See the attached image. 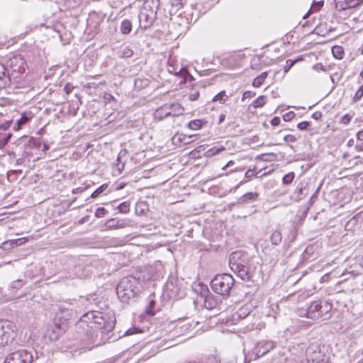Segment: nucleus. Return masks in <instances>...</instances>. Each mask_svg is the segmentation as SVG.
Returning a JSON list of instances; mask_svg holds the SVG:
<instances>
[{"mask_svg":"<svg viewBox=\"0 0 363 363\" xmlns=\"http://www.w3.org/2000/svg\"><path fill=\"white\" fill-rule=\"evenodd\" d=\"M225 118V116L224 114H220L219 116V123H221L223 121H224Z\"/></svg>","mask_w":363,"mask_h":363,"instance_id":"59","label":"nucleus"},{"mask_svg":"<svg viewBox=\"0 0 363 363\" xmlns=\"http://www.w3.org/2000/svg\"><path fill=\"white\" fill-rule=\"evenodd\" d=\"M88 220H89V216H86L82 218L79 222V223L83 224L85 222H87Z\"/></svg>","mask_w":363,"mask_h":363,"instance_id":"58","label":"nucleus"},{"mask_svg":"<svg viewBox=\"0 0 363 363\" xmlns=\"http://www.w3.org/2000/svg\"><path fill=\"white\" fill-rule=\"evenodd\" d=\"M11 122L12 121H7V122L3 123L1 125V129L6 130L10 126V124H11Z\"/></svg>","mask_w":363,"mask_h":363,"instance_id":"55","label":"nucleus"},{"mask_svg":"<svg viewBox=\"0 0 363 363\" xmlns=\"http://www.w3.org/2000/svg\"><path fill=\"white\" fill-rule=\"evenodd\" d=\"M306 360L307 363H328L320 352L314 350L312 352L311 349L308 348L306 350Z\"/></svg>","mask_w":363,"mask_h":363,"instance_id":"15","label":"nucleus"},{"mask_svg":"<svg viewBox=\"0 0 363 363\" xmlns=\"http://www.w3.org/2000/svg\"><path fill=\"white\" fill-rule=\"evenodd\" d=\"M83 190H84V189H83L82 188H77V189H74V190L73 191V193H79V192H82V191H83Z\"/></svg>","mask_w":363,"mask_h":363,"instance_id":"63","label":"nucleus"},{"mask_svg":"<svg viewBox=\"0 0 363 363\" xmlns=\"http://www.w3.org/2000/svg\"><path fill=\"white\" fill-rule=\"evenodd\" d=\"M323 116L322 112L315 111L313 113L312 118L316 121H320Z\"/></svg>","mask_w":363,"mask_h":363,"instance_id":"52","label":"nucleus"},{"mask_svg":"<svg viewBox=\"0 0 363 363\" xmlns=\"http://www.w3.org/2000/svg\"><path fill=\"white\" fill-rule=\"evenodd\" d=\"M133 55V51L128 46L123 48L118 52V56L122 58L130 57Z\"/></svg>","mask_w":363,"mask_h":363,"instance_id":"29","label":"nucleus"},{"mask_svg":"<svg viewBox=\"0 0 363 363\" xmlns=\"http://www.w3.org/2000/svg\"><path fill=\"white\" fill-rule=\"evenodd\" d=\"M234 284L235 280L230 274H221L211 280L210 286L213 292L225 298L229 297Z\"/></svg>","mask_w":363,"mask_h":363,"instance_id":"4","label":"nucleus"},{"mask_svg":"<svg viewBox=\"0 0 363 363\" xmlns=\"http://www.w3.org/2000/svg\"><path fill=\"white\" fill-rule=\"evenodd\" d=\"M357 138L358 140H362L363 139V130L359 131L357 133Z\"/></svg>","mask_w":363,"mask_h":363,"instance_id":"57","label":"nucleus"},{"mask_svg":"<svg viewBox=\"0 0 363 363\" xmlns=\"http://www.w3.org/2000/svg\"><path fill=\"white\" fill-rule=\"evenodd\" d=\"M352 119V116L349 114H345L340 119V122L343 124H348Z\"/></svg>","mask_w":363,"mask_h":363,"instance_id":"48","label":"nucleus"},{"mask_svg":"<svg viewBox=\"0 0 363 363\" xmlns=\"http://www.w3.org/2000/svg\"><path fill=\"white\" fill-rule=\"evenodd\" d=\"M225 148L224 147H213L211 149H209L206 154H207V156L208 157H211V156H213V155H216L218 153H220V152L225 150Z\"/></svg>","mask_w":363,"mask_h":363,"instance_id":"34","label":"nucleus"},{"mask_svg":"<svg viewBox=\"0 0 363 363\" xmlns=\"http://www.w3.org/2000/svg\"><path fill=\"white\" fill-rule=\"evenodd\" d=\"M362 96H363V84L361 85V86L359 88V89L356 91V93L353 97V101L357 102V101H359Z\"/></svg>","mask_w":363,"mask_h":363,"instance_id":"37","label":"nucleus"},{"mask_svg":"<svg viewBox=\"0 0 363 363\" xmlns=\"http://www.w3.org/2000/svg\"><path fill=\"white\" fill-rule=\"evenodd\" d=\"M167 108V104L157 108L154 113V118L157 121H162L164 118L169 116Z\"/></svg>","mask_w":363,"mask_h":363,"instance_id":"22","label":"nucleus"},{"mask_svg":"<svg viewBox=\"0 0 363 363\" xmlns=\"http://www.w3.org/2000/svg\"><path fill=\"white\" fill-rule=\"evenodd\" d=\"M6 77V69L3 64H0V80H4Z\"/></svg>","mask_w":363,"mask_h":363,"instance_id":"46","label":"nucleus"},{"mask_svg":"<svg viewBox=\"0 0 363 363\" xmlns=\"http://www.w3.org/2000/svg\"><path fill=\"white\" fill-rule=\"evenodd\" d=\"M310 125V123L308 121H302L298 123L297 128L301 130H307L308 126Z\"/></svg>","mask_w":363,"mask_h":363,"instance_id":"45","label":"nucleus"},{"mask_svg":"<svg viewBox=\"0 0 363 363\" xmlns=\"http://www.w3.org/2000/svg\"><path fill=\"white\" fill-rule=\"evenodd\" d=\"M353 143H354V140H353V139H350V140L348 141L347 145H348L349 146H352V145H353Z\"/></svg>","mask_w":363,"mask_h":363,"instance_id":"64","label":"nucleus"},{"mask_svg":"<svg viewBox=\"0 0 363 363\" xmlns=\"http://www.w3.org/2000/svg\"><path fill=\"white\" fill-rule=\"evenodd\" d=\"M295 116L296 114L294 111H289L283 115V119L285 121H290L295 117Z\"/></svg>","mask_w":363,"mask_h":363,"instance_id":"43","label":"nucleus"},{"mask_svg":"<svg viewBox=\"0 0 363 363\" xmlns=\"http://www.w3.org/2000/svg\"><path fill=\"white\" fill-rule=\"evenodd\" d=\"M202 125H203L202 121L199 120V119L191 121L188 123V127L190 129L194 130H197L200 129L202 127Z\"/></svg>","mask_w":363,"mask_h":363,"instance_id":"32","label":"nucleus"},{"mask_svg":"<svg viewBox=\"0 0 363 363\" xmlns=\"http://www.w3.org/2000/svg\"><path fill=\"white\" fill-rule=\"evenodd\" d=\"M117 208L118 209L120 213H127L130 211V204L129 203L125 201L118 205Z\"/></svg>","mask_w":363,"mask_h":363,"instance_id":"36","label":"nucleus"},{"mask_svg":"<svg viewBox=\"0 0 363 363\" xmlns=\"http://www.w3.org/2000/svg\"><path fill=\"white\" fill-rule=\"evenodd\" d=\"M155 305V301L154 300H150L149 303V307L152 308Z\"/></svg>","mask_w":363,"mask_h":363,"instance_id":"62","label":"nucleus"},{"mask_svg":"<svg viewBox=\"0 0 363 363\" xmlns=\"http://www.w3.org/2000/svg\"><path fill=\"white\" fill-rule=\"evenodd\" d=\"M13 323L7 320H0V346H5L14 339Z\"/></svg>","mask_w":363,"mask_h":363,"instance_id":"6","label":"nucleus"},{"mask_svg":"<svg viewBox=\"0 0 363 363\" xmlns=\"http://www.w3.org/2000/svg\"><path fill=\"white\" fill-rule=\"evenodd\" d=\"M116 324V318L111 314H106L99 311L94 323V328L97 330V334H108L113 330Z\"/></svg>","mask_w":363,"mask_h":363,"instance_id":"5","label":"nucleus"},{"mask_svg":"<svg viewBox=\"0 0 363 363\" xmlns=\"http://www.w3.org/2000/svg\"><path fill=\"white\" fill-rule=\"evenodd\" d=\"M96 314L99 315V311H90L87 312L80 318L76 326L77 328H83L84 325L86 324L88 327L93 328Z\"/></svg>","mask_w":363,"mask_h":363,"instance_id":"13","label":"nucleus"},{"mask_svg":"<svg viewBox=\"0 0 363 363\" xmlns=\"http://www.w3.org/2000/svg\"><path fill=\"white\" fill-rule=\"evenodd\" d=\"M296 62V60H286V65L284 67V74L287 73L291 69V67L294 65Z\"/></svg>","mask_w":363,"mask_h":363,"instance_id":"40","label":"nucleus"},{"mask_svg":"<svg viewBox=\"0 0 363 363\" xmlns=\"http://www.w3.org/2000/svg\"><path fill=\"white\" fill-rule=\"evenodd\" d=\"M332 53L333 56L339 60L343 58L344 51L343 48L341 46L335 45L332 48Z\"/></svg>","mask_w":363,"mask_h":363,"instance_id":"27","label":"nucleus"},{"mask_svg":"<svg viewBox=\"0 0 363 363\" xmlns=\"http://www.w3.org/2000/svg\"><path fill=\"white\" fill-rule=\"evenodd\" d=\"M107 187H108L107 184H102L91 194V198L98 197L101 194H102L107 189Z\"/></svg>","mask_w":363,"mask_h":363,"instance_id":"33","label":"nucleus"},{"mask_svg":"<svg viewBox=\"0 0 363 363\" xmlns=\"http://www.w3.org/2000/svg\"><path fill=\"white\" fill-rule=\"evenodd\" d=\"M229 266L230 269L242 280L245 281L251 280L252 273L248 266L246 256L241 252H233L230 254Z\"/></svg>","mask_w":363,"mask_h":363,"instance_id":"2","label":"nucleus"},{"mask_svg":"<svg viewBox=\"0 0 363 363\" xmlns=\"http://www.w3.org/2000/svg\"><path fill=\"white\" fill-rule=\"evenodd\" d=\"M332 304L326 301H314L306 308H299L300 316L316 320H328L331 317Z\"/></svg>","mask_w":363,"mask_h":363,"instance_id":"1","label":"nucleus"},{"mask_svg":"<svg viewBox=\"0 0 363 363\" xmlns=\"http://www.w3.org/2000/svg\"><path fill=\"white\" fill-rule=\"evenodd\" d=\"M74 89V86L72 84L67 83L64 86V91L67 94H69Z\"/></svg>","mask_w":363,"mask_h":363,"instance_id":"49","label":"nucleus"},{"mask_svg":"<svg viewBox=\"0 0 363 363\" xmlns=\"http://www.w3.org/2000/svg\"><path fill=\"white\" fill-rule=\"evenodd\" d=\"M228 99V96L226 94L225 91H221L217 94L213 99V101H219L223 104Z\"/></svg>","mask_w":363,"mask_h":363,"instance_id":"28","label":"nucleus"},{"mask_svg":"<svg viewBox=\"0 0 363 363\" xmlns=\"http://www.w3.org/2000/svg\"><path fill=\"white\" fill-rule=\"evenodd\" d=\"M323 1H320L313 4L310 11H312V12L318 11L323 7Z\"/></svg>","mask_w":363,"mask_h":363,"instance_id":"39","label":"nucleus"},{"mask_svg":"<svg viewBox=\"0 0 363 363\" xmlns=\"http://www.w3.org/2000/svg\"><path fill=\"white\" fill-rule=\"evenodd\" d=\"M159 6V0H145L140 10L147 13L152 12V13L157 14Z\"/></svg>","mask_w":363,"mask_h":363,"instance_id":"19","label":"nucleus"},{"mask_svg":"<svg viewBox=\"0 0 363 363\" xmlns=\"http://www.w3.org/2000/svg\"><path fill=\"white\" fill-rule=\"evenodd\" d=\"M363 0H335V8L338 11L352 9L362 4Z\"/></svg>","mask_w":363,"mask_h":363,"instance_id":"14","label":"nucleus"},{"mask_svg":"<svg viewBox=\"0 0 363 363\" xmlns=\"http://www.w3.org/2000/svg\"><path fill=\"white\" fill-rule=\"evenodd\" d=\"M282 240L281 233L279 231H274L271 237L270 240L273 245H278Z\"/></svg>","mask_w":363,"mask_h":363,"instance_id":"30","label":"nucleus"},{"mask_svg":"<svg viewBox=\"0 0 363 363\" xmlns=\"http://www.w3.org/2000/svg\"><path fill=\"white\" fill-rule=\"evenodd\" d=\"M259 76L262 77L263 79H265L268 76V72H264L261 74H259Z\"/></svg>","mask_w":363,"mask_h":363,"instance_id":"60","label":"nucleus"},{"mask_svg":"<svg viewBox=\"0 0 363 363\" xmlns=\"http://www.w3.org/2000/svg\"><path fill=\"white\" fill-rule=\"evenodd\" d=\"M255 174V171L253 169H248L246 172H245V177L247 178H251L254 176Z\"/></svg>","mask_w":363,"mask_h":363,"instance_id":"54","label":"nucleus"},{"mask_svg":"<svg viewBox=\"0 0 363 363\" xmlns=\"http://www.w3.org/2000/svg\"><path fill=\"white\" fill-rule=\"evenodd\" d=\"M70 318L71 317L69 316L57 314V317L54 320V326L52 329V333L50 335V338L57 339L65 333L69 329Z\"/></svg>","mask_w":363,"mask_h":363,"instance_id":"7","label":"nucleus"},{"mask_svg":"<svg viewBox=\"0 0 363 363\" xmlns=\"http://www.w3.org/2000/svg\"><path fill=\"white\" fill-rule=\"evenodd\" d=\"M33 354L26 350H18L7 355L4 363H31Z\"/></svg>","mask_w":363,"mask_h":363,"instance_id":"9","label":"nucleus"},{"mask_svg":"<svg viewBox=\"0 0 363 363\" xmlns=\"http://www.w3.org/2000/svg\"><path fill=\"white\" fill-rule=\"evenodd\" d=\"M26 61L23 57L21 55L14 56L9 60V65L12 67L13 71L21 72L22 69H24V65Z\"/></svg>","mask_w":363,"mask_h":363,"instance_id":"17","label":"nucleus"},{"mask_svg":"<svg viewBox=\"0 0 363 363\" xmlns=\"http://www.w3.org/2000/svg\"><path fill=\"white\" fill-rule=\"evenodd\" d=\"M199 96H200L199 91H195L189 94V99L191 101H196L199 98Z\"/></svg>","mask_w":363,"mask_h":363,"instance_id":"47","label":"nucleus"},{"mask_svg":"<svg viewBox=\"0 0 363 363\" xmlns=\"http://www.w3.org/2000/svg\"><path fill=\"white\" fill-rule=\"evenodd\" d=\"M267 103V96H259L256 100H255L252 103V105L255 108H261L265 105Z\"/></svg>","mask_w":363,"mask_h":363,"instance_id":"31","label":"nucleus"},{"mask_svg":"<svg viewBox=\"0 0 363 363\" xmlns=\"http://www.w3.org/2000/svg\"><path fill=\"white\" fill-rule=\"evenodd\" d=\"M89 264L92 263L89 262L88 259H86V261L79 262L78 264L75 265L71 269V272H69V278L72 279L75 278L83 279L91 275L94 271L92 267L88 265Z\"/></svg>","mask_w":363,"mask_h":363,"instance_id":"8","label":"nucleus"},{"mask_svg":"<svg viewBox=\"0 0 363 363\" xmlns=\"http://www.w3.org/2000/svg\"><path fill=\"white\" fill-rule=\"evenodd\" d=\"M303 184H299L297 187H296V193L298 194V200H301L303 199Z\"/></svg>","mask_w":363,"mask_h":363,"instance_id":"44","label":"nucleus"},{"mask_svg":"<svg viewBox=\"0 0 363 363\" xmlns=\"http://www.w3.org/2000/svg\"><path fill=\"white\" fill-rule=\"evenodd\" d=\"M277 345V342L270 340H262L258 341L252 349V353L256 358L263 357Z\"/></svg>","mask_w":363,"mask_h":363,"instance_id":"10","label":"nucleus"},{"mask_svg":"<svg viewBox=\"0 0 363 363\" xmlns=\"http://www.w3.org/2000/svg\"><path fill=\"white\" fill-rule=\"evenodd\" d=\"M107 213V210L105 209L104 207H99L96 210L95 216L96 218H103Z\"/></svg>","mask_w":363,"mask_h":363,"instance_id":"38","label":"nucleus"},{"mask_svg":"<svg viewBox=\"0 0 363 363\" xmlns=\"http://www.w3.org/2000/svg\"><path fill=\"white\" fill-rule=\"evenodd\" d=\"M32 118L31 113H23L21 114V118L17 121L16 125L14 126L15 130H19L21 126L26 124Z\"/></svg>","mask_w":363,"mask_h":363,"instance_id":"23","label":"nucleus"},{"mask_svg":"<svg viewBox=\"0 0 363 363\" xmlns=\"http://www.w3.org/2000/svg\"><path fill=\"white\" fill-rule=\"evenodd\" d=\"M218 300L216 296L211 294L207 295L204 300V306L208 310H213L218 306Z\"/></svg>","mask_w":363,"mask_h":363,"instance_id":"21","label":"nucleus"},{"mask_svg":"<svg viewBox=\"0 0 363 363\" xmlns=\"http://www.w3.org/2000/svg\"><path fill=\"white\" fill-rule=\"evenodd\" d=\"M106 226L108 229H117L120 228H123L124 222L121 220L111 218L106 221Z\"/></svg>","mask_w":363,"mask_h":363,"instance_id":"24","label":"nucleus"},{"mask_svg":"<svg viewBox=\"0 0 363 363\" xmlns=\"http://www.w3.org/2000/svg\"><path fill=\"white\" fill-rule=\"evenodd\" d=\"M121 32L123 33V34H128L130 33L131 30H132V23L131 22L128 20V19H125L122 21L121 24Z\"/></svg>","mask_w":363,"mask_h":363,"instance_id":"25","label":"nucleus"},{"mask_svg":"<svg viewBox=\"0 0 363 363\" xmlns=\"http://www.w3.org/2000/svg\"><path fill=\"white\" fill-rule=\"evenodd\" d=\"M294 177H295L294 172H289L284 176V177L282 179V182L284 184H286V185L290 184L294 179Z\"/></svg>","mask_w":363,"mask_h":363,"instance_id":"35","label":"nucleus"},{"mask_svg":"<svg viewBox=\"0 0 363 363\" xmlns=\"http://www.w3.org/2000/svg\"><path fill=\"white\" fill-rule=\"evenodd\" d=\"M264 79H262L259 75L257 76L253 81L252 85L255 87H259L262 85Z\"/></svg>","mask_w":363,"mask_h":363,"instance_id":"42","label":"nucleus"},{"mask_svg":"<svg viewBox=\"0 0 363 363\" xmlns=\"http://www.w3.org/2000/svg\"><path fill=\"white\" fill-rule=\"evenodd\" d=\"M234 164V162L233 160H230L226 164L225 166L223 167V169L226 168V167H230L232 165Z\"/></svg>","mask_w":363,"mask_h":363,"instance_id":"61","label":"nucleus"},{"mask_svg":"<svg viewBox=\"0 0 363 363\" xmlns=\"http://www.w3.org/2000/svg\"><path fill=\"white\" fill-rule=\"evenodd\" d=\"M239 318H242L244 322L242 324H246L245 328V331H251L254 330H261L264 327V324L260 321L259 318H255L253 315L247 313L245 315V313L242 310H240L238 313Z\"/></svg>","mask_w":363,"mask_h":363,"instance_id":"11","label":"nucleus"},{"mask_svg":"<svg viewBox=\"0 0 363 363\" xmlns=\"http://www.w3.org/2000/svg\"><path fill=\"white\" fill-rule=\"evenodd\" d=\"M156 16L157 14H154L152 12L147 13L140 10L138 14L140 28L143 30H146L151 27L156 18Z\"/></svg>","mask_w":363,"mask_h":363,"instance_id":"12","label":"nucleus"},{"mask_svg":"<svg viewBox=\"0 0 363 363\" xmlns=\"http://www.w3.org/2000/svg\"><path fill=\"white\" fill-rule=\"evenodd\" d=\"M74 311V303L64 301L58 306V313L61 315L72 317Z\"/></svg>","mask_w":363,"mask_h":363,"instance_id":"16","label":"nucleus"},{"mask_svg":"<svg viewBox=\"0 0 363 363\" xmlns=\"http://www.w3.org/2000/svg\"><path fill=\"white\" fill-rule=\"evenodd\" d=\"M258 194L255 192H248L240 197V202L245 203L248 201H255L257 199Z\"/></svg>","mask_w":363,"mask_h":363,"instance_id":"26","label":"nucleus"},{"mask_svg":"<svg viewBox=\"0 0 363 363\" xmlns=\"http://www.w3.org/2000/svg\"><path fill=\"white\" fill-rule=\"evenodd\" d=\"M281 122V119L278 116H275L274 117L272 120H271V124L273 126H276V125H278Z\"/></svg>","mask_w":363,"mask_h":363,"instance_id":"53","label":"nucleus"},{"mask_svg":"<svg viewBox=\"0 0 363 363\" xmlns=\"http://www.w3.org/2000/svg\"><path fill=\"white\" fill-rule=\"evenodd\" d=\"M186 20L183 18H179L177 21H173L171 23L172 29L174 30L175 35L178 36L182 34L186 30Z\"/></svg>","mask_w":363,"mask_h":363,"instance_id":"18","label":"nucleus"},{"mask_svg":"<svg viewBox=\"0 0 363 363\" xmlns=\"http://www.w3.org/2000/svg\"><path fill=\"white\" fill-rule=\"evenodd\" d=\"M284 140L286 143H295L297 140V138L295 135H294L289 134V135H286L284 136Z\"/></svg>","mask_w":363,"mask_h":363,"instance_id":"41","label":"nucleus"},{"mask_svg":"<svg viewBox=\"0 0 363 363\" xmlns=\"http://www.w3.org/2000/svg\"><path fill=\"white\" fill-rule=\"evenodd\" d=\"M168 108L167 111L169 113V116H179L184 114V108L179 103H172L167 104Z\"/></svg>","mask_w":363,"mask_h":363,"instance_id":"20","label":"nucleus"},{"mask_svg":"<svg viewBox=\"0 0 363 363\" xmlns=\"http://www.w3.org/2000/svg\"><path fill=\"white\" fill-rule=\"evenodd\" d=\"M139 280L135 277H123L116 287V293L119 299L123 302H128L134 298L139 291Z\"/></svg>","mask_w":363,"mask_h":363,"instance_id":"3","label":"nucleus"},{"mask_svg":"<svg viewBox=\"0 0 363 363\" xmlns=\"http://www.w3.org/2000/svg\"><path fill=\"white\" fill-rule=\"evenodd\" d=\"M255 93H253L250 91H246L242 94V101H244L245 99H247V98H251L253 96H255Z\"/></svg>","mask_w":363,"mask_h":363,"instance_id":"50","label":"nucleus"},{"mask_svg":"<svg viewBox=\"0 0 363 363\" xmlns=\"http://www.w3.org/2000/svg\"><path fill=\"white\" fill-rule=\"evenodd\" d=\"M24 238H21L18 240H11V246H18L24 243V241L23 240Z\"/></svg>","mask_w":363,"mask_h":363,"instance_id":"51","label":"nucleus"},{"mask_svg":"<svg viewBox=\"0 0 363 363\" xmlns=\"http://www.w3.org/2000/svg\"><path fill=\"white\" fill-rule=\"evenodd\" d=\"M355 149L359 152L363 151V143L357 144L355 146Z\"/></svg>","mask_w":363,"mask_h":363,"instance_id":"56","label":"nucleus"}]
</instances>
